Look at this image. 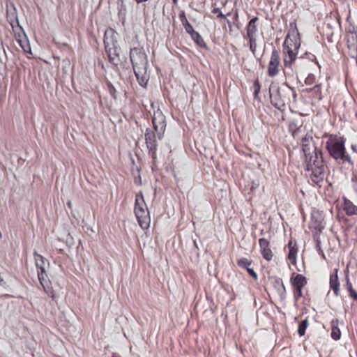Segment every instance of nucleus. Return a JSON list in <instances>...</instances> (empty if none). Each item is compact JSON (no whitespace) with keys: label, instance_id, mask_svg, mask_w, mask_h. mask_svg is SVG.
I'll list each match as a JSON object with an SVG mask.
<instances>
[{"label":"nucleus","instance_id":"f257e3e1","mask_svg":"<svg viewBox=\"0 0 357 357\" xmlns=\"http://www.w3.org/2000/svg\"><path fill=\"white\" fill-rule=\"evenodd\" d=\"M302 151L304 155L305 169L311 172L310 178L313 183L319 185L325 177V167L321 150L313 143V138L305 135L301 139Z\"/></svg>","mask_w":357,"mask_h":357},{"label":"nucleus","instance_id":"f03ea898","mask_svg":"<svg viewBox=\"0 0 357 357\" xmlns=\"http://www.w3.org/2000/svg\"><path fill=\"white\" fill-rule=\"evenodd\" d=\"M298 35V31H294L291 36L288 33L283 43L284 73L286 76H293L294 73H297L299 61L303 57L297 56L301 46Z\"/></svg>","mask_w":357,"mask_h":357},{"label":"nucleus","instance_id":"7ed1b4c3","mask_svg":"<svg viewBox=\"0 0 357 357\" xmlns=\"http://www.w3.org/2000/svg\"><path fill=\"white\" fill-rule=\"evenodd\" d=\"M323 137L328 138L326 142V149L332 158L339 164L347 162L353 165L351 158L347 153L345 148L346 139L343 136L324 133Z\"/></svg>","mask_w":357,"mask_h":357},{"label":"nucleus","instance_id":"20e7f679","mask_svg":"<svg viewBox=\"0 0 357 357\" xmlns=\"http://www.w3.org/2000/svg\"><path fill=\"white\" fill-rule=\"evenodd\" d=\"M130 59L139 84L146 87L149 79L147 74L148 56L143 47H133L130 50Z\"/></svg>","mask_w":357,"mask_h":357},{"label":"nucleus","instance_id":"39448f33","mask_svg":"<svg viewBox=\"0 0 357 357\" xmlns=\"http://www.w3.org/2000/svg\"><path fill=\"white\" fill-rule=\"evenodd\" d=\"M104 45L109 61L115 66L120 63L121 48L116 38V33L113 29L107 30L104 34Z\"/></svg>","mask_w":357,"mask_h":357},{"label":"nucleus","instance_id":"423d86ee","mask_svg":"<svg viewBox=\"0 0 357 357\" xmlns=\"http://www.w3.org/2000/svg\"><path fill=\"white\" fill-rule=\"evenodd\" d=\"M270 98L272 105L279 110L285 109L286 103L289 100L290 96L296 98V93L293 88H277L275 91L269 89Z\"/></svg>","mask_w":357,"mask_h":357},{"label":"nucleus","instance_id":"0eeeda50","mask_svg":"<svg viewBox=\"0 0 357 357\" xmlns=\"http://www.w3.org/2000/svg\"><path fill=\"white\" fill-rule=\"evenodd\" d=\"M134 212L140 227L147 229L150 225L151 218L142 192L136 195Z\"/></svg>","mask_w":357,"mask_h":357},{"label":"nucleus","instance_id":"6e6552de","mask_svg":"<svg viewBox=\"0 0 357 357\" xmlns=\"http://www.w3.org/2000/svg\"><path fill=\"white\" fill-rule=\"evenodd\" d=\"M153 129L157 133L158 139H162L166 129L167 123L165 116L160 109L154 111L152 118Z\"/></svg>","mask_w":357,"mask_h":357},{"label":"nucleus","instance_id":"1a4fd4ad","mask_svg":"<svg viewBox=\"0 0 357 357\" xmlns=\"http://www.w3.org/2000/svg\"><path fill=\"white\" fill-rule=\"evenodd\" d=\"M145 141L147 149H149V153L151 155L153 159L156 158V151L158 147L157 139L158 135L154 131L150 128H147L145 132Z\"/></svg>","mask_w":357,"mask_h":357},{"label":"nucleus","instance_id":"9d476101","mask_svg":"<svg viewBox=\"0 0 357 357\" xmlns=\"http://www.w3.org/2000/svg\"><path fill=\"white\" fill-rule=\"evenodd\" d=\"M280 67V52L275 47L271 52V59L268 66V75L269 77L276 76L279 71Z\"/></svg>","mask_w":357,"mask_h":357},{"label":"nucleus","instance_id":"9b49d317","mask_svg":"<svg viewBox=\"0 0 357 357\" xmlns=\"http://www.w3.org/2000/svg\"><path fill=\"white\" fill-rule=\"evenodd\" d=\"M37 272L38 280L40 285L43 287V290L49 296H50L52 299H54V291L53 289L52 282L46 273V270L42 269V271Z\"/></svg>","mask_w":357,"mask_h":357},{"label":"nucleus","instance_id":"f8f14e48","mask_svg":"<svg viewBox=\"0 0 357 357\" xmlns=\"http://www.w3.org/2000/svg\"><path fill=\"white\" fill-rule=\"evenodd\" d=\"M323 220L322 215L319 211H313L311 214L310 228L321 232L324 228Z\"/></svg>","mask_w":357,"mask_h":357},{"label":"nucleus","instance_id":"ddd939ff","mask_svg":"<svg viewBox=\"0 0 357 357\" xmlns=\"http://www.w3.org/2000/svg\"><path fill=\"white\" fill-rule=\"evenodd\" d=\"M259 243L263 257L267 261H271L273 255L270 248L269 241L267 239L262 238L259 240Z\"/></svg>","mask_w":357,"mask_h":357},{"label":"nucleus","instance_id":"4468645a","mask_svg":"<svg viewBox=\"0 0 357 357\" xmlns=\"http://www.w3.org/2000/svg\"><path fill=\"white\" fill-rule=\"evenodd\" d=\"M259 20L257 17H254L248 23L246 26V34L248 38L256 37V34L258 31L257 22Z\"/></svg>","mask_w":357,"mask_h":357},{"label":"nucleus","instance_id":"2eb2a0df","mask_svg":"<svg viewBox=\"0 0 357 357\" xmlns=\"http://www.w3.org/2000/svg\"><path fill=\"white\" fill-rule=\"evenodd\" d=\"M290 281L294 288H303L307 284V278L301 274L293 273Z\"/></svg>","mask_w":357,"mask_h":357},{"label":"nucleus","instance_id":"dca6fc26","mask_svg":"<svg viewBox=\"0 0 357 357\" xmlns=\"http://www.w3.org/2000/svg\"><path fill=\"white\" fill-rule=\"evenodd\" d=\"M335 273L330 275V287L333 289L335 296H340V282L338 281L337 269L335 270Z\"/></svg>","mask_w":357,"mask_h":357},{"label":"nucleus","instance_id":"f3484780","mask_svg":"<svg viewBox=\"0 0 357 357\" xmlns=\"http://www.w3.org/2000/svg\"><path fill=\"white\" fill-rule=\"evenodd\" d=\"M343 210L349 216L357 215V206L346 197L343 198Z\"/></svg>","mask_w":357,"mask_h":357},{"label":"nucleus","instance_id":"a211bd4d","mask_svg":"<svg viewBox=\"0 0 357 357\" xmlns=\"http://www.w3.org/2000/svg\"><path fill=\"white\" fill-rule=\"evenodd\" d=\"M331 336L334 340H339L341 338V332L339 328V320L337 319H333L331 321Z\"/></svg>","mask_w":357,"mask_h":357},{"label":"nucleus","instance_id":"6ab92c4d","mask_svg":"<svg viewBox=\"0 0 357 357\" xmlns=\"http://www.w3.org/2000/svg\"><path fill=\"white\" fill-rule=\"evenodd\" d=\"M33 255L37 271H42V269H45V264H49L48 261L43 256L37 253L36 251L33 252Z\"/></svg>","mask_w":357,"mask_h":357},{"label":"nucleus","instance_id":"aec40b11","mask_svg":"<svg viewBox=\"0 0 357 357\" xmlns=\"http://www.w3.org/2000/svg\"><path fill=\"white\" fill-rule=\"evenodd\" d=\"M345 284L344 285V288L349 291V296L354 300L357 301V292L353 288V285L349 280V276L348 274L345 275Z\"/></svg>","mask_w":357,"mask_h":357},{"label":"nucleus","instance_id":"412c9836","mask_svg":"<svg viewBox=\"0 0 357 357\" xmlns=\"http://www.w3.org/2000/svg\"><path fill=\"white\" fill-rule=\"evenodd\" d=\"M274 287H275L281 299H284L286 295V288L283 284L281 278H276L274 282Z\"/></svg>","mask_w":357,"mask_h":357},{"label":"nucleus","instance_id":"4be33fe9","mask_svg":"<svg viewBox=\"0 0 357 357\" xmlns=\"http://www.w3.org/2000/svg\"><path fill=\"white\" fill-rule=\"evenodd\" d=\"M289 253L287 258L290 261L292 264H296V255H297V248L296 245H293L292 242L290 241L288 244Z\"/></svg>","mask_w":357,"mask_h":357},{"label":"nucleus","instance_id":"5701e85b","mask_svg":"<svg viewBox=\"0 0 357 357\" xmlns=\"http://www.w3.org/2000/svg\"><path fill=\"white\" fill-rule=\"evenodd\" d=\"M180 19L182 24L185 27V31L190 34V36L192 35L196 31L194 30L192 24L188 21L187 18L185 16L184 13L180 15Z\"/></svg>","mask_w":357,"mask_h":357},{"label":"nucleus","instance_id":"b1692460","mask_svg":"<svg viewBox=\"0 0 357 357\" xmlns=\"http://www.w3.org/2000/svg\"><path fill=\"white\" fill-rule=\"evenodd\" d=\"M191 36V38L194 40V42L200 47H202V48H206L207 46H206V43L204 42L202 36L197 32L196 31L195 33H194L192 35L190 36Z\"/></svg>","mask_w":357,"mask_h":357},{"label":"nucleus","instance_id":"393cba45","mask_svg":"<svg viewBox=\"0 0 357 357\" xmlns=\"http://www.w3.org/2000/svg\"><path fill=\"white\" fill-rule=\"evenodd\" d=\"M289 130L294 137H296L297 135L301 130V125H298V123L296 121H292L289 123Z\"/></svg>","mask_w":357,"mask_h":357},{"label":"nucleus","instance_id":"a878e982","mask_svg":"<svg viewBox=\"0 0 357 357\" xmlns=\"http://www.w3.org/2000/svg\"><path fill=\"white\" fill-rule=\"evenodd\" d=\"M307 91L312 92L314 97L317 98L319 100H321L322 99L321 89L320 84H317L312 88L307 89Z\"/></svg>","mask_w":357,"mask_h":357},{"label":"nucleus","instance_id":"bb28decb","mask_svg":"<svg viewBox=\"0 0 357 357\" xmlns=\"http://www.w3.org/2000/svg\"><path fill=\"white\" fill-rule=\"evenodd\" d=\"M309 325V323H308V321H307V318H306L305 319L301 321L300 323H299V325H298V334L299 335V336H303L305 333V330L306 328H307Z\"/></svg>","mask_w":357,"mask_h":357},{"label":"nucleus","instance_id":"cd10ccee","mask_svg":"<svg viewBox=\"0 0 357 357\" xmlns=\"http://www.w3.org/2000/svg\"><path fill=\"white\" fill-rule=\"evenodd\" d=\"M252 264V261L246 259V258H241L238 260L237 264L238 266L243 268L245 269H248V268H250V266Z\"/></svg>","mask_w":357,"mask_h":357},{"label":"nucleus","instance_id":"c85d7f7f","mask_svg":"<svg viewBox=\"0 0 357 357\" xmlns=\"http://www.w3.org/2000/svg\"><path fill=\"white\" fill-rule=\"evenodd\" d=\"M302 56H303L302 59H308V60H310L311 61H314L315 63H317V65L318 66V67L319 68H321V66L319 65V62L317 61L315 55H314L313 54L310 53V52H305Z\"/></svg>","mask_w":357,"mask_h":357},{"label":"nucleus","instance_id":"c756f323","mask_svg":"<svg viewBox=\"0 0 357 357\" xmlns=\"http://www.w3.org/2000/svg\"><path fill=\"white\" fill-rule=\"evenodd\" d=\"M107 89L109 91V94L112 96V97L114 99H116V90L115 87L109 82H107Z\"/></svg>","mask_w":357,"mask_h":357},{"label":"nucleus","instance_id":"7c9ffc66","mask_svg":"<svg viewBox=\"0 0 357 357\" xmlns=\"http://www.w3.org/2000/svg\"><path fill=\"white\" fill-rule=\"evenodd\" d=\"M303 296V288H294V298L296 302H297L300 298Z\"/></svg>","mask_w":357,"mask_h":357},{"label":"nucleus","instance_id":"2f4dec72","mask_svg":"<svg viewBox=\"0 0 357 357\" xmlns=\"http://www.w3.org/2000/svg\"><path fill=\"white\" fill-rule=\"evenodd\" d=\"M250 40V50L255 54L256 51V37L248 38Z\"/></svg>","mask_w":357,"mask_h":357},{"label":"nucleus","instance_id":"473e14b6","mask_svg":"<svg viewBox=\"0 0 357 357\" xmlns=\"http://www.w3.org/2000/svg\"><path fill=\"white\" fill-rule=\"evenodd\" d=\"M254 87H255L254 98L255 99H257L258 97V94L260 91V89H261V86H260V84H259V82L258 80L255 81Z\"/></svg>","mask_w":357,"mask_h":357},{"label":"nucleus","instance_id":"72a5a7b5","mask_svg":"<svg viewBox=\"0 0 357 357\" xmlns=\"http://www.w3.org/2000/svg\"><path fill=\"white\" fill-rule=\"evenodd\" d=\"M315 81L314 75L310 73L307 77L305 78V83L307 85H312Z\"/></svg>","mask_w":357,"mask_h":357},{"label":"nucleus","instance_id":"f704fd0d","mask_svg":"<svg viewBox=\"0 0 357 357\" xmlns=\"http://www.w3.org/2000/svg\"><path fill=\"white\" fill-rule=\"evenodd\" d=\"M212 12L213 13L218 14V18L225 19V15L222 13L219 8H214Z\"/></svg>","mask_w":357,"mask_h":357},{"label":"nucleus","instance_id":"c9c22d12","mask_svg":"<svg viewBox=\"0 0 357 357\" xmlns=\"http://www.w3.org/2000/svg\"><path fill=\"white\" fill-rule=\"evenodd\" d=\"M248 271V273H249V275L253 278L255 280H257L258 278V276H257V273L254 271L253 268H248V269L246 270Z\"/></svg>","mask_w":357,"mask_h":357},{"label":"nucleus","instance_id":"e433bc0d","mask_svg":"<svg viewBox=\"0 0 357 357\" xmlns=\"http://www.w3.org/2000/svg\"><path fill=\"white\" fill-rule=\"evenodd\" d=\"M317 247L318 248L319 253L320 255H321V256L323 257V258H325L324 253V252L321 250V248H320L319 242V241H318V242H317Z\"/></svg>","mask_w":357,"mask_h":357},{"label":"nucleus","instance_id":"4c0bfd02","mask_svg":"<svg viewBox=\"0 0 357 357\" xmlns=\"http://www.w3.org/2000/svg\"><path fill=\"white\" fill-rule=\"evenodd\" d=\"M317 247L318 248L319 253L320 255H321V256L323 257V258H325L324 253V252L321 250V248H320L319 242V241H318V242H317Z\"/></svg>","mask_w":357,"mask_h":357},{"label":"nucleus","instance_id":"58836bf2","mask_svg":"<svg viewBox=\"0 0 357 357\" xmlns=\"http://www.w3.org/2000/svg\"><path fill=\"white\" fill-rule=\"evenodd\" d=\"M354 50H355V54L354 55H352L351 56L353 58L356 59V63H357V45H354Z\"/></svg>","mask_w":357,"mask_h":357},{"label":"nucleus","instance_id":"ea45409f","mask_svg":"<svg viewBox=\"0 0 357 357\" xmlns=\"http://www.w3.org/2000/svg\"><path fill=\"white\" fill-rule=\"evenodd\" d=\"M351 149L354 153H357V144H352Z\"/></svg>","mask_w":357,"mask_h":357},{"label":"nucleus","instance_id":"a19ab883","mask_svg":"<svg viewBox=\"0 0 357 357\" xmlns=\"http://www.w3.org/2000/svg\"><path fill=\"white\" fill-rule=\"evenodd\" d=\"M135 1H136V2H137V3H140L146 2V1H148L149 0H135Z\"/></svg>","mask_w":357,"mask_h":357},{"label":"nucleus","instance_id":"79ce46f5","mask_svg":"<svg viewBox=\"0 0 357 357\" xmlns=\"http://www.w3.org/2000/svg\"><path fill=\"white\" fill-rule=\"evenodd\" d=\"M227 22L228 24L229 27L231 29V22L229 20H227Z\"/></svg>","mask_w":357,"mask_h":357},{"label":"nucleus","instance_id":"37998d69","mask_svg":"<svg viewBox=\"0 0 357 357\" xmlns=\"http://www.w3.org/2000/svg\"><path fill=\"white\" fill-rule=\"evenodd\" d=\"M112 357H121V356H119V354H114L112 355Z\"/></svg>","mask_w":357,"mask_h":357},{"label":"nucleus","instance_id":"c03bdc74","mask_svg":"<svg viewBox=\"0 0 357 357\" xmlns=\"http://www.w3.org/2000/svg\"><path fill=\"white\" fill-rule=\"evenodd\" d=\"M67 204H68V206L70 208L71 207V205H72L71 202H70V201H69V202H68Z\"/></svg>","mask_w":357,"mask_h":357},{"label":"nucleus","instance_id":"a18cd8bd","mask_svg":"<svg viewBox=\"0 0 357 357\" xmlns=\"http://www.w3.org/2000/svg\"><path fill=\"white\" fill-rule=\"evenodd\" d=\"M238 17V13H235V18L237 19Z\"/></svg>","mask_w":357,"mask_h":357},{"label":"nucleus","instance_id":"49530a36","mask_svg":"<svg viewBox=\"0 0 357 357\" xmlns=\"http://www.w3.org/2000/svg\"><path fill=\"white\" fill-rule=\"evenodd\" d=\"M2 238V234H1V232L0 231V238Z\"/></svg>","mask_w":357,"mask_h":357},{"label":"nucleus","instance_id":"de8ad7c7","mask_svg":"<svg viewBox=\"0 0 357 357\" xmlns=\"http://www.w3.org/2000/svg\"><path fill=\"white\" fill-rule=\"evenodd\" d=\"M354 189L356 191H357V187L354 186Z\"/></svg>","mask_w":357,"mask_h":357},{"label":"nucleus","instance_id":"09e8293b","mask_svg":"<svg viewBox=\"0 0 357 357\" xmlns=\"http://www.w3.org/2000/svg\"><path fill=\"white\" fill-rule=\"evenodd\" d=\"M174 1H176V0H173Z\"/></svg>","mask_w":357,"mask_h":357}]
</instances>
